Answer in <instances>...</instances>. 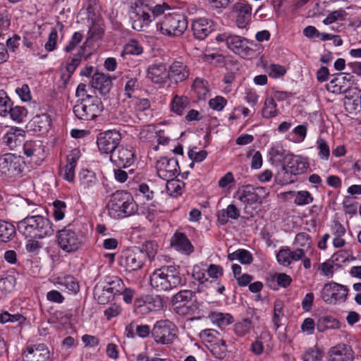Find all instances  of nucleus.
Listing matches in <instances>:
<instances>
[{
  "instance_id": "2eb2a0df",
  "label": "nucleus",
  "mask_w": 361,
  "mask_h": 361,
  "mask_svg": "<svg viewBox=\"0 0 361 361\" xmlns=\"http://www.w3.org/2000/svg\"><path fill=\"white\" fill-rule=\"evenodd\" d=\"M22 357L23 361H47L50 353L44 343L30 344L23 351Z\"/></svg>"
},
{
  "instance_id": "4468645a",
  "label": "nucleus",
  "mask_w": 361,
  "mask_h": 361,
  "mask_svg": "<svg viewBox=\"0 0 361 361\" xmlns=\"http://www.w3.org/2000/svg\"><path fill=\"white\" fill-rule=\"evenodd\" d=\"M156 169L159 177L168 180L176 176L180 167L176 158L161 157L156 164Z\"/></svg>"
},
{
  "instance_id": "f03ea898",
  "label": "nucleus",
  "mask_w": 361,
  "mask_h": 361,
  "mask_svg": "<svg viewBox=\"0 0 361 361\" xmlns=\"http://www.w3.org/2000/svg\"><path fill=\"white\" fill-rule=\"evenodd\" d=\"M149 283L157 292L168 291L183 284L178 266H162L149 276Z\"/></svg>"
},
{
  "instance_id": "c9c22d12",
  "label": "nucleus",
  "mask_w": 361,
  "mask_h": 361,
  "mask_svg": "<svg viewBox=\"0 0 361 361\" xmlns=\"http://www.w3.org/2000/svg\"><path fill=\"white\" fill-rule=\"evenodd\" d=\"M276 282L277 286L286 288L291 283L292 279L284 273H276L267 278L268 286L273 289H276Z\"/></svg>"
},
{
  "instance_id": "603ef678",
  "label": "nucleus",
  "mask_w": 361,
  "mask_h": 361,
  "mask_svg": "<svg viewBox=\"0 0 361 361\" xmlns=\"http://www.w3.org/2000/svg\"><path fill=\"white\" fill-rule=\"evenodd\" d=\"M13 102L6 92L0 91V116H6Z\"/></svg>"
},
{
  "instance_id": "473e14b6",
  "label": "nucleus",
  "mask_w": 361,
  "mask_h": 361,
  "mask_svg": "<svg viewBox=\"0 0 361 361\" xmlns=\"http://www.w3.org/2000/svg\"><path fill=\"white\" fill-rule=\"evenodd\" d=\"M101 284L114 296L119 294L124 285L123 281L116 276H105Z\"/></svg>"
},
{
  "instance_id": "a19ab883",
  "label": "nucleus",
  "mask_w": 361,
  "mask_h": 361,
  "mask_svg": "<svg viewBox=\"0 0 361 361\" xmlns=\"http://www.w3.org/2000/svg\"><path fill=\"white\" fill-rule=\"evenodd\" d=\"M339 322L332 316H322L317 322V329L319 332H323L329 329H337L339 327Z\"/></svg>"
},
{
  "instance_id": "13d9d810",
  "label": "nucleus",
  "mask_w": 361,
  "mask_h": 361,
  "mask_svg": "<svg viewBox=\"0 0 361 361\" xmlns=\"http://www.w3.org/2000/svg\"><path fill=\"white\" fill-rule=\"evenodd\" d=\"M158 245L157 243L153 241L146 242L142 247V250L145 255V259L148 257L152 260L156 255Z\"/></svg>"
},
{
  "instance_id": "0eeeda50",
  "label": "nucleus",
  "mask_w": 361,
  "mask_h": 361,
  "mask_svg": "<svg viewBox=\"0 0 361 361\" xmlns=\"http://www.w3.org/2000/svg\"><path fill=\"white\" fill-rule=\"evenodd\" d=\"M152 337L160 345H171L178 338V328L169 319L157 321L152 327Z\"/></svg>"
},
{
  "instance_id": "bf43d9fd",
  "label": "nucleus",
  "mask_w": 361,
  "mask_h": 361,
  "mask_svg": "<svg viewBox=\"0 0 361 361\" xmlns=\"http://www.w3.org/2000/svg\"><path fill=\"white\" fill-rule=\"evenodd\" d=\"M348 13L344 10H338L331 13L326 19L323 20V23H334L337 20L345 21L348 19L347 18Z\"/></svg>"
},
{
  "instance_id": "6ab92c4d",
  "label": "nucleus",
  "mask_w": 361,
  "mask_h": 361,
  "mask_svg": "<svg viewBox=\"0 0 361 361\" xmlns=\"http://www.w3.org/2000/svg\"><path fill=\"white\" fill-rule=\"evenodd\" d=\"M171 246L176 250L190 255L194 252V247L188 236L182 232L176 231L171 238Z\"/></svg>"
},
{
  "instance_id": "cd10ccee",
  "label": "nucleus",
  "mask_w": 361,
  "mask_h": 361,
  "mask_svg": "<svg viewBox=\"0 0 361 361\" xmlns=\"http://www.w3.org/2000/svg\"><path fill=\"white\" fill-rule=\"evenodd\" d=\"M195 297V292L190 290H181L172 298V302L176 305V308H180V310L178 313L185 314L188 312L185 311V306L190 302L193 298Z\"/></svg>"
},
{
  "instance_id": "7c9ffc66",
  "label": "nucleus",
  "mask_w": 361,
  "mask_h": 361,
  "mask_svg": "<svg viewBox=\"0 0 361 361\" xmlns=\"http://www.w3.org/2000/svg\"><path fill=\"white\" fill-rule=\"evenodd\" d=\"M51 121V120L48 114H42L34 116L30 124L35 132L43 133L49 130Z\"/></svg>"
},
{
  "instance_id": "6e6d98bb",
  "label": "nucleus",
  "mask_w": 361,
  "mask_h": 361,
  "mask_svg": "<svg viewBox=\"0 0 361 361\" xmlns=\"http://www.w3.org/2000/svg\"><path fill=\"white\" fill-rule=\"evenodd\" d=\"M317 149H319L318 154L320 159L328 160L330 156V149L326 140L322 137H319L317 141Z\"/></svg>"
},
{
  "instance_id": "6e6552de",
  "label": "nucleus",
  "mask_w": 361,
  "mask_h": 361,
  "mask_svg": "<svg viewBox=\"0 0 361 361\" xmlns=\"http://www.w3.org/2000/svg\"><path fill=\"white\" fill-rule=\"evenodd\" d=\"M349 289L346 286L330 281L325 283L320 292L322 300L326 304L335 305L345 302L348 298Z\"/></svg>"
},
{
  "instance_id": "864d4df0",
  "label": "nucleus",
  "mask_w": 361,
  "mask_h": 361,
  "mask_svg": "<svg viewBox=\"0 0 361 361\" xmlns=\"http://www.w3.org/2000/svg\"><path fill=\"white\" fill-rule=\"evenodd\" d=\"M66 204L61 200H55L53 203V216L56 221H61L64 218Z\"/></svg>"
},
{
  "instance_id": "c03bdc74",
  "label": "nucleus",
  "mask_w": 361,
  "mask_h": 361,
  "mask_svg": "<svg viewBox=\"0 0 361 361\" xmlns=\"http://www.w3.org/2000/svg\"><path fill=\"white\" fill-rule=\"evenodd\" d=\"M279 114L277 105L274 98H267L264 101V107L262 110V115L264 118H271Z\"/></svg>"
},
{
  "instance_id": "f3484780",
  "label": "nucleus",
  "mask_w": 361,
  "mask_h": 361,
  "mask_svg": "<svg viewBox=\"0 0 361 361\" xmlns=\"http://www.w3.org/2000/svg\"><path fill=\"white\" fill-rule=\"evenodd\" d=\"M45 146L40 140H27L24 142L23 150L27 157L39 164L45 158Z\"/></svg>"
},
{
  "instance_id": "8fccbe9b",
  "label": "nucleus",
  "mask_w": 361,
  "mask_h": 361,
  "mask_svg": "<svg viewBox=\"0 0 361 361\" xmlns=\"http://www.w3.org/2000/svg\"><path fill=\"white\" fill-rule=\"evenodd\" d=\"M27 114V109L25 107L20 106H11L9 111L8 112V115H10V118L17 123L23 122L24 118L26 117Z\"/></svg>"
},
{
  "instance_id": "4d7b16f0",
  "label": "nucleus",
  "mask_w": 361,
  "mask_h": 361,
  "mask_svg": "<svg viewBox=\"0 0 361 361\" xmlns=\"http://www.w3.org/2000/svg\"><path fill=\"white\" fill-rule=\"evenodd\" d=\"M290 249L289 247H281L276 254V259L278 262L283 266L288 267L290 265Z\"/></svg>"
},
{
  "instance_id": "a878e982",
  "label": "nucleus",
  "mask_w": 361,
  "mask_h": 361,
  "mask_svg": "<svg viewBox=\"0 0 361 361\" xmlns=\"http://www.w3.org/2000/svg\"><path fill=\"white\" fill-rule=\"evenodd\" d=\"M92 87L98 90L102 95L109 92L112 87V82L110 78L102 73H95L92 79Z\"/></svg>"
},
{
  "instance_id": "f704fd0d",
  "label": "nucleus",
  "mask_w": 361,
  "mask_h": 361,
  "mask_svg": "<svg viewBox=\"0 0 361 361\" xmlns=\"http://www.w3.org/2000/svg\"><path fill=\"white\" fill-rule=\"evenodd\" d=\"M208 318L212 324L219 328H224L234 322V318L230 313L212 312L209 314Z\"/></svg>"
},
{
  "instance_id": "2f4dec72",
  "label": "nucleus",
  "mask_w": 361,
  "mask_h": 361,
  "mask_svg": "<svg viewBox=\"0 0 361 361\" xmlns=\"http://www.w3.org/2000/svg\"><path fill=\"white\" fill-rule=\"evenodd\" d=\"M233 11L237 15L238 23H248L250 20L252 8L245 1L235 3Z\"/></svg>"
},
{
  "instance_id": "e433bc0d",
  "label": "nucleus",
  "mask_w": 361,
  "mask_h": 361,
  "mask_svg": "<svg viewBox=\"0 0 361 361\" xmlns=\"http://www.w3.org/2000/svg\"><path fill=\"white\" fill-rule=\"evenodd\" d=\"M61 286V290H66L68 293H77L80 290V286L77 280L71 275H67L63 278H59L56 282Z\"/></svg>"
},
{
  "instance_id": "680f3d73",
  "label": "nucleus",
  "mask_w": 361,
  "mask_h": 361,
  "mask_svg": "<svg viewBox=\"0 0 361 361\" xmlns=\"http://www.w3.org/2000/svg\"><path fill=\"white\" fill-rule=\"evenodd\" d=\"M322 353L318 348H309L302 355L303 361H319L322 359Z\"/></svg>"
},
{
  "instance_id": "774afa93",
  "label": "nucleus",
  "mask_w": 361,
  "mask_h": 361,
  "mask_svg": "<svg viewBox=\"0 0 361 361\" xmlns=\"http://www.w3.org/2000/svg\"><path fill=\"white\" fill-rule=\"evenodd\" d=\"M135 293L136 290L135 289L126 287L125 285H123V288H121V291L119 292L118 295H121L123 296V300L126 304H131Z\"/></svg>"
},
{
  "instance_id": "4be33fe9",
  "label": "nucleus",
  "mask_w": 361,
  "mask_h": 361,
  "mask_svg": "<svg viewBox=\"0 0 361 361\" xmlns=\"http://www.w3.org/2000/svg\"><path fill=\"white\" fill-rule=\"evenodd\" d=\"M169 79L173 80L176 84L185 80L190 74V71L183 62L175 61L168 70Z\"/></svg>"
},
{
  "instance_id": "f8f14e48",
  "label": "nucleus",
  "mask_w": 361,
  "mask_h": 361,
  "mask_svg": "<svg viewBox=\"0 0 361 361\" xmlns=\"http://www.w3.org/2000/svg\"><path fill=\"white\" fill-rule=\"evenodd\" d=\"M145 262V255L140 248L126 251L121 260V265L128 271L140 269Z\"/></svg>"
},
{
  "instance_id": "052dcab7",
  "label": "nucleus",
  "mask_w": 361,
  "mask_h": 361,
  "mask_svg": "<svg viewBox=\"0 0 361 361\" xmlns=\"http://www.w3.org/2000/svg\"><path fill=\"white\" fill-rule=\"evenodd\" d=\"M123 309L120 305L116 303L111 304L109 307L104 310V316L108 321L112 318L116 317L121 314Z\"/></svg>"
},
{
  "instance_id": "b1692460",
  "label": "nucleus",
  "mask_w": 361,
  "mask_h": 361,
  "mask_svg": "<svg viewBox=\"0 0 361 361\" xmlns=\"http://www.w3.org/2000/svg\"><path fill=\"white\" fill-rule=\"evenodd\" d=\"M80 156V150L76 148L71 150L70 154L67 156V164L62 176L66 180L70 183L73 182L75 179V169Z\"/></svg>"
},
{
  "instance_id": "37998d69",
  "label": "nucleus",
  "mask_w": 361,
  "mask_h": 361,
  "mask_svg": "<svg viewBox=\"0 0 361 361\" xmlns=\"http://www.w3.org/2000/svg\"><path fill=\"white\" fill-rule=\"evenodd\" d=\"M16 234L15 226L6 221L0 220V240L8 242L13 239Z\"/></svg>"
},
{
  "instance_id": "3c124183",
  "label": "nucleus",
  "mask_w": 361,
  "mask_h": 361,
  "mask_svg": "<svg viewBox=\"0 0 361 361\" xmlns=\"http://www.w3.org/2000/svg\"><path fill=\"white\" fill-rule=\"evenodd\" d=\"M209 24H191L193 35L195 38L202 40L212 32V29L208 27Z\"/></svg>"
},
{
  "instance_id": "ddd939ff",
  "label": "nucleus",
  "mask_w": 361,
  "mask_h": 361,
  "mask_svg": "<svg viewBox=\"0 0 361 361\" xmlns=\"http://www.w3.org/2000/svg\"><path fill=\"white\" fill-rule=\"evenodd\" d=\"M226 42L228 49L243 58H251L255 54V51L249 47V41L245 38L230 35Z\"/></svg>"
},
{
  "instance_id": "ea45409f",
  "label": "nucleus",
  "mask_w": 361,
  "mask_h": 361,
  "mask_svg": "<svg viewBox=\"0 0 361 361\" xmlns=\"http://www.w3.org/2000/svg\"><path fill=\"white\" fill-rule=\"evenodd\" d=\"M114 295L102 284L97 285L94 289V298L99 304L106 305L114 299Z\"/></svg>"
},
{
  "instance_id": "f257e3e1",
  "label": "nucleus",
  "mask_w": 361,
  "mask_h": 361,
  "mask_svg": "<svg viewBox=\"0 0 361 361\" xmlns=\"http://www.w3.org/2000/svg\"><path fill=\"white\" fill-rule=\"evenodd\" d=\"M32 213L18 222V231L26 238L42 239L52 235L54 230L51 221L37 211L32 210Z\"/></svg>"
},
{
  "instance_id": "9d476101",
  "label": "nucleus",
  "mask_w": 361,
  "mask_h": 361,
  "mask_svg": "<svg viewBox=\"0 0 361 361\" xmlns=\"http://www.w3.org/2000/svg\"><path fill=\"white\" fill-rule=\"evenodd\" d=\"M163 307L162 298L159 295H145L135 299L134 311L135 314L145 316L152 312H156Z\"/></svg>"
},
{
  "instance_id": "aec40b11",
  "label": "nucleus",
  "mask_w": 361,
  "mask_h": 361,
  "mask_svg": "<svg viewBox=\"0 0 361 361\" xmlns=\"http://www.w3.org/2000/svg\"><path fill=\"white\" fill-rule=\"evenodd\" d=\"M353 360L354 352L345 344H338L329 350V361H353Z\"/></svg>"
},
{
  "instance_id": "58836bf2",
  "label": "nucleus",
  "mask_w": 361,
  "mask_h": 361,
  "mask_svg": "<svg viewBox=\"0 0 361 361\" xmlns=\"http://www.w3.org/2000/svg\"><path fill=\"white\" fill-rule=\"evenodd\" d=\"M189 104L187 97L175 95L171 102V109L173 113L181 116L189 106Z\"/></svg>"
},
{
  "instance_id": "4c0bfd02",
  "label": "nucleus",
  "mask_w": 361,
  "mask_h": 361,
  "mask_svg": "<svg viewBox=\"0 0 361 361\" xmlns=\"http://www.w3.org/2000/svg\"><path fill=\"white\" fill-rule=\"evenodd\" d=\"M99 10V8L89 9V8L80 10L78 16L79 20H78L77 23L79 20L86 21L87 23H99L102 20Z\"/></svg>"
},
{
  "instance_id": "412c9836",
  "label": "nucleus",
  "mask_w": 361,
  "mask_h": 361,
  "mask_svg": "<svg viewBox=\"0 0 361 361\" xmlns=\"http://www.w3.org/2000/svg\"><path fill=\"white\" fill-rule=\"evenodd\" d=\"M149 11L150 8L147 4L142 0H136L130 8V18L133 22L140 20L152 22L153 20L150 18Z\"/></svg>"
},
{
  "instance_id": "a211bd4d",
  "label": "nucleus",
  "mask_w": 361,
  "mask_h": 361,
  "mask_svg": "<svg viewBox=\"0 0 361 361\" xmlns=\"http://www.w3.org/2000/svg\"><path fill=\"white\" fill-rule=\"evenodd\" d=\"M147 77L153 83L164 85L169 79L166 66L162 62H155L147 68Z\"/></svg>"
},
{
  "instance_id": "72a5a7b5",
  "label": "nucleus",
  "mask_w": 361,
  "mask_h": 361,
  "mask_svg": "<svg viewBox=\"0 0 361 361\" xmlns=\"http://www.w3.org/2000/svg\"><path fill=\"white\" fill-rule=\"evenodd\" d=\"M188 27V24H157V29L167 36H179Z\"/></svg>"
},
{
  "instance_id": "7ed1b4c3",
  "label": "nucleus",
  "mask_w": 361,
  "mask_h": 361,
  "mask_svg": "<svg viewBox=\"0 0 361 361\" xmlns=\"http://www.w3.org/2000/svg\"><path fill=\"white\" fill-rule=\"evenodd\" d=\"M85 240V234L76 223L65 226L56 234L59 247L66 253H73L82 249Z\"/></svg>"
},
{
  "instance_id": "0e129e2a",
  "label": "nucleus",
  "mask_w": 361,
  "mask_h": 361,
  "mask_svg": "<svg viewBox=\"0 0 361 361\" xmlns=\"http://www.w3.org/2000/svg\"><path fill=\"white\" fill-rule=\"evenodd\" d=\"M206 269L201 268L198 265H195L192 269V276L200 284H203L204 282L208 281V279L206 277Z\"/></svg>"
},
{
  "instance_id": "423d86ee",
  "label": "nucleus",
  "mask_w": 361,
  "mask_h": 361,
  "mask_svg": "<svg viewBox=\"0 0 361 361\" xmlns=\"http://www.w3.org/2000/svg\"><path fill=\"white\" fill-rule=\"evenodd\" d=\"M286 164L282 166L281 172L276 176L280 185H287L293 183V176L302 174L308 168L309 164L305 158L293 154L285 157Z\"/></svg>"
},
{
  "instance_id": "338daca9",
  "label": "nucleus",
  "mask_w": 361,
  "mask_h": 361,
  "mask_svg": "<svg viewBox=\"0 0 361 361\" xmlns=\"http://www.w3.org/2000/svg\"><path fill=\"white\" fill-rule=\"evenodd\" d=\"M82 35L79 32H75L73 35L68 44L64 47V51L66 52H71L73 51L75 47L82 41Z\"/></svg>"
},
{
  "instance_id": "09e8293b",
  "label": "nucleus",
  "mask_w": 361,
  "mask_h": 361,
  "mask_svg": "<svg viewBox=\"0 0 361 361\" xmlns=\"http://www.w3.org/2000/svg\"><path fill=\"white\" fill-rule=\"evenodd\" d=\"M294 194V203L298 206H305L312 203L314 197L312 194L307 190H300L298 192H290Z\"/></svg>"
},
{
  "instance_id": "49530a36",
  "label": "nucleus",
  "mask_w": 361,
  "mask_h": 361,
  "mask_svg": "<svg viewBox=\"0 0 361 361\" xmlns=\"http://www.w3.org/2000/svg\"><path fill=\"white\" fill-rule=\"evenodd\" d=\"M143 52L142 47L137 41L130 40L126 44L121 53V56L125 58L126 55H140Z\"/></svg>"
},
{
  "instance_id": "39448f33",
  "label": "nucleus",
  "mask_w": 361,
  "mask_h": 361,
  "mask_svg": "<svg viewBox=\"0 0 361 361\" xmlns=\"http://www.w3.org/2000/svg\"><path fill=\"white\" fill-rule=\"evenodd\" d=\"M104 109L99 97L96 95H86L78 100L73 106V113L78 119L88 121L99 116Z\"/></svg>"
},
{
  "instance_id": "393cba45",
  "label": "nucleus",
  "mask_w": 361,
  "mask_h": 361,
  "mask_svg": "<svg viewBox=\"0 0 361 361\" xmlns=\"http://www.w3.org/2000/svg\"><path fill=\"white\" fill-rule=\"evenodd\" d=\"M79 183L80 190L87 192L94 189L98 183V180L94 171L82 169L79 173Z\"/></svg>"
},
{
  "instance_id": "bb28decb",
  "label": "nucleus",
  "mask_w": 361,
  "mask_h": 361,
  "mask_svg": "<svg viewBox=\"0 0 361 361\" xmlns=\"http://www.w3.org/2000/svg\"><path fill=\"white\" fill-rule=\"evenodd\" d=\"M256 190H262V188H257L255 189L250 185H243L237 192L238 200L244 204H252L257 202L260 197L257 193Z\"/></svg>"
},
{
  "instance_id": "9b49d317",
  "label": "nucleus",
  "mask_w": 361,
  "mask_h": 361,
  "mask_svg": "<svg viewBox=\"0 0 361 361\" xmlns=\"http://www.w3.org/2000/svg\"><path fill=\"white\" fill-rule=\"evenodd\" d=\"M121 140V135L116 130L99 133L97 139L99 151L102 154H111L118 147Z\"/></svg>"
},
{
  "instance_id": "5fc2aeb1",
  "label": "nucleus",
  "mask_w": 361,
  "mask_h": 361,
  "mask_svg": "<svg viewBox=\"0 0 361 361\" xmlns=\"http://www.w3.org/2000/svg\"><path fill=\"white\" fill-rule=\"evenodd\" d=\"M283 302L281 300H276L274 305L273 322L277 329L280 326L281 318L283 316Z\"/></svg>"
},
{
  "instance_id": "1a4fd4ad",
  "label": "nucleus",
  "mask_w": 361,
  "mask_h": 361,
  "mask_svg": "<svg viewBox=\"0 0 361 361\" xmlns=\"http://www.w3.org/2000/svg\"><path fill=\"white\" fill-rule=\"evenodd\" d=\"M24 161L20 156L7 153L0 157V175L9 177L19 176L23 170Z\"/></svg>"
},
{
  "instance_id": "dca6fc26",
  "label": "nucleus",
  "mask_w": 361,
  "mask_h": 361,
  "mask_svg": "<svg viewBox=\"0 0 361 361\" xmlns=\"http://www.w3.org/2000/svg\"><path fill=\"white\" fill-rule=\"evenodd\" d=\"M110 160L118 168H127L135 162V154L132 148L118 146L110 155Z\"/></svg>"
},
{
  "instance_id": "de8ad7c7",
  "label": "nucleus",
  "mask_w": 361,
  "mask_h": 361,
  "mask_svg": "<svg viewBox=\"0 0 361 361\" xmlns=\"http://www.w3.org/2000/svg\"><path fill=\"white\" fill-rule=\"evenodd\" d=\"M252 327V321L250 319L246 318L235 323L233 326V331L236 336L243 337L250 332Z\"/></svg>"
},
{
  "instance_id": "c756f323",
  "label": "nucleus",
  "mask_w": 361,
  "mask_h": 361,
  "mask_svg": "<svg viewBox=\"0 0 361 361\" xmlns=\"http://www.w3.org/2000/svg\"><path fill=\"white\" fill-rule=\"evenodd\" d=\"M240 216V211L238 207L231 204L226 209H220L216 213L217 221L221 225H226L229 219L237 220Z\"/></svg>"
},
{
  "instance_id": "5701e85b",
  "label": "nucleus",
  "mask_w": 361,
  "mask_h": 361,
  "mask_svg": "<svg viewBox=\"0 0 361 361\" xmlns=\"http://www.w3.org/2000/svg\"><path fill=\"white\" fill-rule=\"evenodd\" d=\"M25 130L16 128H11L3 137V142L11 149H14L17 147L20 146L24 143L25 140Z\"/></svg>"
},
{
  "instance_id": "c85d7f7f",
  "label": "nucleus",
  "mask_w": 361,
  "mask_h": 361,
  "mask_svg": "<svg viewBox=\"0 0 361 361\" xmlns=\"http://www.w3.org/2000/svg\"><path fill=\"white\" fill-rule=\"evenodd\" d=\"M86 42L80 47L78 52L73 56H70L66 60V68L68 73V79H69L72 74L75 72L78 66L80 64L82 59L84 58L85 60L88 59L89 55L85 54Z\"/></svg>"
},
{
  "instance_id": "a18cd8bd",
  "label": "nucleus",
  "mask_w": 361,
  "mask_h": 361,
  "mask_svg": "<svg viewBox=\"0 0 361 361\" xmlns=\"http://www.w3.org/2000/svg\"><path fill=\"white\" fill-rule=\"evenodd\" d=\"M26 321V317L20 313H9L4 311L0 314V323L6 324L7 322L18 323V325L21 326Z\"/></svg>"
},
{
  "instance_id": "69168bd1",
  "label": "nucleus",
  "mask_w": 361,
  "mask_h": 361,
  "mask_svg": "<svg viewBox=\"0 0 361 361\" xmlns=\"http://www.w3.org/2000/svg\"><path fill=\"white\" fill-rule=\"evenodd\" d=\"M14 287L13 280L11 278H2L0 279V299L3 294L11 292Z\"/></svg>"
},
{
  "instance_id": "79ce46f5",
  "label": "nucleus",
  "mask_w": 361,
  "mask_h": 361,
  "mask_svg": "<svg viewBox=\"0 0 361 361\" xmlns=\"http://www.w3.org/2000/svg\"><path fill=\"white\" fill-rule=\"evenodd\" d=\"M166 180V191L171 196L177 197L183 193L185 183L174 178H169Z\"/></svg>"
},
{
  "instance_id": "e2e57ef3",
  "label": "nucleus",
  "mask_w": 361,
  "mask_h": 361,
  "mask_svg": "<svg viewBox=\"0 0 361 361\" xmlns=\"http://www.w3.org/2000/svg\"><path fill=\"white\" fill-rule=\"evenodd\" d=\"M227 104L226 99L221 96H216L209 101V105L213 110L221 111Z\"/></svg>"
},
{
  "instance_id": "20e7f679",
  "label": "nucleus",
  "mask_w": 361,
  "mask_h": 361,
  "mask_svg": "<svg viewBox=\"0 0 361 361\" xmlns=\"http://www.w3.org/2000/svg\"><path fill=\"white\" fill-rule=\"evenodd\" d=\"M108 213L114 219H121L137 213L138 207L129 192L117 190L107 204Z\"/></svg>"
}]
</instances>
